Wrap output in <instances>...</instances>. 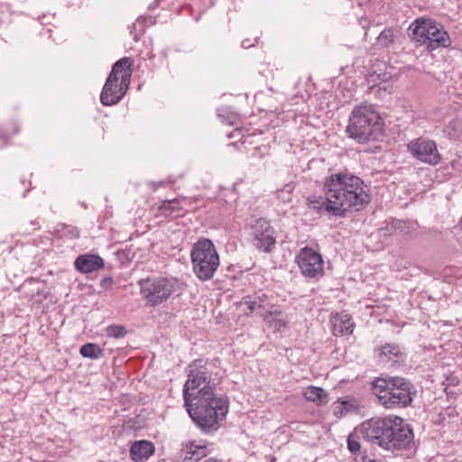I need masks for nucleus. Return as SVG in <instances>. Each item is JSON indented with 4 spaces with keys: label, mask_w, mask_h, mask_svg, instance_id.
Wrapping results in <instances>:
<instances>
[{
    "label": "nucleus",
    "mask_w": 462,
    "mask_h": 462,
    "mask_svg": "<svg viewBox=\"0 0 462 462\" xmlns=\"http://www.w3.org/2000/svg\"><path fill=\"white\" fill-rule=\"evenodd\" d=\"M219 365V359L198 358L186 367L187 380L182 390L184 407L204 433L217 431L229 409L228 397L216 393L222 378Z\"/></svg>",
    "instance_id": "obj_1"
},
{
    "label": "nucleus",
    "mask_w": 462,
    "mask_h": 462,
    "mask_svg": "<svg viewBox=\"0 0 462 462\" xmlns=\"http://www.w3.org/2000/svg\"><path fill=\"white\" fill-rule=\"evenodd\" d=\"M324 197H309L308 207L318 214L345 217L348 211H359L371 201L369 188L358 176L348 172L332 173L323 183Z\"/></svg>",
    "instance_id": "obj_2"
},
{
    "label": "nucleus",
    "mask_w": 462,
    "mask_h": 462,
    "mask_svg": "<svg viewBox=\"0 0 462 462\" xmlns=\"http://www.w3.org/2000/svg\"><path fill=\"white\" fill-rule=\"evenodd\" d=\"M358 430L372 445L393 454L410 449L413 445L412 429L399 416L372 418L363 422Z\"/></svg>",
    "instance_id": "obj_3"
},
{
    "label": "nucleus",
    "mask_w": 462,
    "mask_h": 462,
    "mask_svg": "<svg viewBox=\"0 0 462 462\" xmlns=\"http://www.w3.org/2000/svg\"><path fill=\"white\" fill-rule=\"evenodd\" d=\"M372 392L379 403L388 410L410 407L417 396L416 386L402 376L375 378L372 383Z\"/></svg>",
    "instance_id": "obj_4"
},
{
    "label": "nucleus",
    "mask_w": 462,
    "mask_h": 462,
    "mask_svg": "<svg viewBox=\"0 0 462 462\" xmlns=\"http://www.w3.org/2000/svg\"><path fill=\"white\" fill-rule=\"evenodd\" d=\"M383 122L371 105L356 106L346 126L348 136L359 143L378 139L383 135Z\"/></svg>",
    "instance_id": "obj_5"
},
{
    "label": "nucleus",
    "mask_w": 462,
    "mask_h": 462,
    "mask_svg": "<svg viewBox=\"0 0 462 462\" xmlns=\"http://www.w3.org/2000/svg\"><path fill=\"white\" fill-rule=\"evenodd\" d=\"M132 65L133 60L130 57H124L113 65L100 93L103 106H114L123 99L131 83Z\"/></svg>",
    "instance_id": "obj_6"
},
{
    "label": "nucleus",
    "mask_w": 462,
    "mask_h": 462,
    "mask_svg": "<svg viewBox=\"0 0 462 462\" xmlns=\"http://www.w3.org/2000/svg\"><path fill=\"white\" fill-rule=\"evenodd\" d=\"M190 262L195 276L201 282L211 280L219 265V254L208 238L199 239L190 250Z\"/></svg>",
    "instance_id": "obj_7"
},
{
    "label": "nucleus",
    "mask_w": 462,
    "mask_h": 462,
    "mask_svg": "<svg viewBox=\"0 0 462 462\" xmlns=\"http://www.w3.org/2000/svg\"><path fill=\"white\" fill-rule=\"evenodd\" d=\"M140 293L146 303L156 307L167 301L180 290V282L174 277H148L138 282Z\"/></svg>",
    "instance_id": "obj_8"
},
{
    "label": "nucleus",
    "mask_w": 462,
    "mask_h": 462,
    "mask_svg": "<svg viewBox=\"0 0 462 462\" xmlns=\"http://www.w3.org/2000/svg\"><path fill=\"white\" fill-rule=\"evenodd\" d=\"M407 150L414 159L425 164L436 166L441 160L436 142L427 137L411 140L407 144Z\"/></svg>",
    "instance_id": "obj_9"
},
{
    "label": "nucleus",
    "mask_w": 462,
    "mask_h": 462,
    "mask_svg": "<svg viewBox=\"0 0 462 462\" xmlns=\"http://www.w3.org/2000/svg\"><path fill=\"white\" fill-rule=\"evenodd\" d=\"M251 236L254 246L261 252L271 253L276 245L275 230L270 222L259 217L251 224Z\"/></svg>",
    "instance_id": "obj_10"
},
{
    "label": "nucleus",
    "mask_w": 462,
    "mask_h": 462,
    "mask_svg": "<svg viewBox=\"0 0 462 462\" xmlns=\"http://www.w3.org/2000/svg\"><path fill=\"white\" fill-rule=\"evenodd\" d=\"M301 273L310 279H319L324 273V262L320 254L310 247H303L296 257Z\"/></svg>",
    "instance_id": "obj_11"
},
{
    "label": "nucleus",
    "mask_w": 462,
    "mask_h": 462,
    "mask_svg": "<svg viewBox=\"0 0 462 462\" xmlns=\"http://www.w3.org/2000/svg\"><path fill=\"white\" fill-rule=\"evenodd\" d=\"M374 352L378 364L387 368L400 366L407 358L405 348L396 343H385Z\"/></svg>",
    "instance_id": "obj_12"
},
{
    "label": "nucleus",
    "mask_w": 462,
    "mask_h": 462,
    "mask_svg": "<svg viewBox=\"0 0 462 462\" xmlns=\"http://www.w3.org/2000/svg\"><path fill=\"white\" fill-rule=\"evenodd\" d=\"M19 292L22 298L37 304L42 303L49 294L46 284L34 278L25 280L19 287Z\"/></svg>",
    "instance_id": "obj_13"
},
{
    "label": "nucleus",
    "mask_w": 462,
    "mask_h": 462,
    "mask_svg": "<svg viewBox=\"0 0 462 462\" xmlns=\"http://www.w3.org/2000/svg\"><path fill=\"white\" fill-rule=\"evenodd\" d=\"M429 41L427 42V49L434 51L438 48L448 47L451 43L448 33L443 29L441 24L432 20V24L429 28Z\"/></svg>",
    "instance_id": "obj_14"
},
{
    "label": "nucleus",
    "mask_w": 462,
    "mask_h": 462,
    "mask_svg": "<svg viewBox=\"0 0 462 462\" xmlns=\"http://www.w3.org/2000/svg\"><path fill=\"white\" fill-rule=\"evenodd\" d=\"M104 265L103 258L97 254H80L74 261L75 269L84 274L98 271L102 269Z\"/></svg>",
    "instance_id": "obj_15"
},
{
    "label": "nucleus",
    "mask_w": 462,
    "mask_h": 462,
    "mask_svg": "<svg viewBox=\"0 0 462 462\" xmlns=\"http://www.w3.org/2000/svg\"><path fill=\"white\" fill-rule=\"evenodd\" d=\"M430 24H432V19L424 17L415 19L409 27L411 40L427 47V42L430 39L428 36Z\"/></svg>",
    "instance_id": "obj_16"
},
{
    "label": "nucleus",
    "mask_w": 462,
    "mask_h": 462,
    "mask_svg": "<svg viewBox=\"0 0 462 462\" xmlns=\"http://www.w3.org/2000/svg\"><path fill=\"white\" fill-rule=\"evenodd\" d=\"M154 453V446L148 440H138L130 448L131 459L134 462H143Z\"/></svg>",
    "instance_id": "obj_17"
},
{
    "label": "nucleus",
    "mask_w": 462,
    "mask_h": 462,
    "mask_svg": "<svg viewBox=\"0 0 462 462\" xmlns=\"http://www.w3.org/2000/svg\"><path fill=\"white\" fill-rule=\"evenodd\" d=\"M355 328V322L349 314H337L333 319V334L336 337L350 335Z\"/></svg>",
    "instance_id": "obj_18"
},
{
    "label": "nucleus",
    "mask_w": 462,
    "mask_h": 462,
    "mask_svg": "<svg viewBox=\"0 0 462 462\" xmlns=\"http://www.w3.org/2000/svg\"><path fill=\"white\" fill-rule=\"evenodd\" d=\"M303 396L307 401L316 402L319 405H324L328 402V394L321 387L308 386L303 392Z\"/></svg>",
    "instance_id": "obj_19"
},
{
    "label": "nucleus",
    "mask_w": 462,
    "mask_h": 462,
    "mask_svg": "<svg viewBox=\"0 0 462 462\" xmlns=\"http://www.w3.org/2000/svg\"><path fill=\"white\" fill-rule=\"evenodd\" d=\"M180 199L163 200L159 207V210L165 216L173 217L180 216L182 208L180 206Z\"/></svg>",
    "instance_id": "obj_20"
},
{
    "label": "nucleus",
    "mask_w": 462,
    "mask_h": 462,
    "mask_svg": "<svg viewBox=\"0 0 462 462\" xmlns=\"http://www.w3.org/2000/svg\"><path fill=\"white\" fill-rule=\"evenodd\" d=\"M443 133L450 140H457L462 136V119L455 118L444 127Z\"/></svg>",
    "instance_id": "obj_21"
},
{
    "label": "nucleus",
    "mask_w": 462,
    "mask_h": 462,
    "mask_svg": "<svg viewBox=\"0 0 462 462\" xmlns=\"http://www.w3.org/2000/svg\"><path fill=\"white\" fill-rule=\"evenodd\" d=\"M79 354L85 358L98 359L104 356V350L95 343H86L80 346Z\"/></svg>",
    "instance_id": "obj_22"
},
{
    "label": "nucleus",
    "mask_w": 462,
    "mask_h": 462,
    "mask_svg": "<svg viewBox=\"0 0 462 462\" xmlns=\"http://www.w3.org/2000/svg\"><path fill=\"white\" fill-rule=\"evenodd\" d=\"M355 5H357L358 6H360L361 9L364 11V14H362V15H360L358 13H356L355 14L358 18L359 23L363 27V29H366L369 25V22H368L369 16L367 14V13L371 14L373 12L372 11L373 4L370 1L361 2L360 0H356L355 2L352 3V6L354 7Z\"/></svg>",
    "instance_id": "obj_23"
},
{
    "label": "nucleus",
    "mask_w": 462,
    "mask_h": 462,
    "mask_svg": "<svg viewBox=\"0 0 462 462\" xmlns=\"http://www.w3.org/2000/svg\"><path fill=\"white\" fill-rule=\"evenodd\" d=\"M217 116L223 123L236 125L239 120V115L230 106H223L217 109Z\"/></svg>",
    "instance_id": "obj_24"
},
{
    "label": "nucleus",
    "mask_w": 462,
    "mask_h": 462,
    "mask_svg": "<svg viewBox=\"0 0 462 462\" xmlns=\"http://www.w3.org/2000/svg\"><path fill=\"white\" fill-rule=\"evenodd\" d=\"M394 41L393 30L391 28L384 29L376 38V48H388Z\"/></svg>",
    "instance_id": "obj_25"
},
{
    "label": "nucleus",
    "mask_w": 462,
    "mask_h": 462,
    "mask_svg": "<svg viewBox=\"0 0 462 462\" xmlns=\"http://www.w3.org/2000/svg\"><path fill=\"white\" fill-rule=\"evenodd\" d=\"M295 189V184L292 182L285 184L282 189H277L276 197L282 203H289L291 201L292 193Z\"/></svg>",
    "instance_id": "obj_26"
},
{
    "label": "nucleus",
    "mask_w": 462,
    "mask_h": 462,
    "mask_svg": "<svg viewBox=\"0 0 462 462\" xmlns=\"http://www.w3.org/2000/svg\"><path fill=\"white\" fill-rule=\"evenodd\" d=\"M105 333L107 337L120 339L126 336L127 330L122 325H109L106 328Z\"/></svg>",
    "instance_id": "obj_27"
},
{
    "label": "nucleus",
    "mask_w": 462,
    "mask_h": 462,
    "mask_svg": "<svg viewBox=\"0 0 462 462\" xmlns=\"http://www.w3.org/2000/svg\"><path fill=\"white\" fill-rule=\"evenodd\" d=\"M346 445H347V449L352 454H356L357 452L360 451L361 446H360V442H359V437L357 436L356 431L350 433L348 435L347 439H346Z\"/></svg>",
    "instance_id": "obj_28"
},
{
    "label": "nucleus",
    "mask_w": 462,
    "mask_h": 462,
    "mask_svg": "<svg viewBox=\"0 0 462 462\" xmlns=\"http://www.w3.org/2000/svg\"><path fill=\"white\" fill-rule=\"evenodd\" d=\"M353 405L346 401H338L334 406V414L337 417H342L351 411Z\"/></svg>",
    "instance_id": "obj_29"
},
{
    "label": "nucleus",
    "mask_w": 462,
    "mask_h": 462,
    "mask_svg": "<svg viewBox=\"0 0 462 462\" xmlns=\"http://www.w3.org/2000/svg\"><path fill=\"white\" fill-rule=\"evenodd\" d=\"M404 226L405 224L403 221L399 219H393L387 224L385 227V234L393 235L398 232H402Z\"/></svg>",
    "instance_id": "obj_30"
},
{
    "label": "nucleus",
    "mask_w": 462,
    "mask_h": 462,
    "mask_svg": "<svg viewBox=\"0 0 462 462\" xmlns=\"http://www.w3.org/2000/svg\"><path fill=\"white\" fill-rule=\"evenodd\" d=\"M287 323L288 320L285 318V315L282 311H276V317L273 328L276 331H281L283 328L286 327Z\"/></svg>",
    "instance_id": "obj_31"
},
{
    "label": "nucleus",
    "mask_w": 462,
    "mask_h": 462,
    "mask_svg": "<svg viewBox=\"0 0 462 462\" xmlns=\"http://www.w3.org/2000/svg\"><path fill=\"white\" fill-rule=\"evenodd\" d=\"M193 445L190 446L189 451H188V454H190L189 457L185 456L184 459H190V460H199L201 457L205 456V448L199 447L196 450L192 449Z\"/></svg>",
    "instance_id": "obj_32"
},
{
    "label": "nucleus",
    "mask_w": 462,
    "mask_h": 462,
    "mask_svg": "<svg viewBox=\"0 0 462 462\" xmlns=\"http://www.w3.org/2000/svg\"><path fill=\"white\" fill-rule=\"evenodd\" d=\"M156 23L155 17L152 16H146V17H139L135 23L133 24L134 28H136L137 26L141 25H146L151 26L153 25Z\"/></svg>",
    "instance_id": "obj_33"
},
{
    "label": "nucleus",
    "mask_w": 462,
    "mask_h": 462,
    "mask_svg": "<svg viewBox=\"0 0 462 462\" xmlns=\"http://www.w3.org/2000/svg\"><path fill=\"white\" fill-rule=\"evenodd\" d=\"M64 234L69 238L74 239L79 237V230L76 226H67L64 227Z\"/></svg>",
    "instance_id": "obj_34"
},
{
    "label": "nucleus",
    "mask_w": 462,
    "mask_h": 462,
    "mask_svg": "<svg viewBox=\"0 0 462 462\" xmlns=\"http://www.w3.org/2000/svg\"><path fill=\"white\" fill-rule=\"evenodd\" d=\"M172 182H173V180H170V179H169V180H160V181H153V180H151V181H149V183H148V184H149V186H151V187L153 189V190H156V189H158L159 188H161V187H165V186H167L168 184H171V183H172Z\"/></svg>",
    "instance_id": "obj_35"
},
{
    "label": "nucleus",
    "mask_w": 462,
    "mask_h": 462,
    "mask_svg": "<svg viewBox=\"0 0 462 462\" xmlns=\"http://www.w3.org/2000/svg\"><path fill=\"white\" fill-rule=\"evenodd\" d=\"M276 311H280V310H274L273 311H268L264 315V320L270 325V327H273V322H274L275 317H276Z\"/></svg>",
    "instance_id": "obj_36"
},
{
    "label": "nucleus",
    "mask_w": 462,
    "mask_h": 462,
    "mask_svg": "<svg viewBox=\"0 0 462 462\" xmlns=\"http://www.w3.org/2000/svg\"><path fill=\"white\" fill-rule=\"evenodd\" d=\"M113 282H114L113 278L107 276V277H105L102 279L100 285L103 289L108 290V289H111Z\"/></svg>",
    "instance_id": "obj_37"
},
{
    "label": "nucleus",
    "mask_w": 462,
    "mask_h": 462,
    "mask_svg": "<svg viewBox=\"0 0 462 462\" xmlns=\"http://www.w3.org/2000/svg\"><path fill=\"white\" fill-rule=\"evenodd\" d=\"M246 302L248 303V309L252 312L256 310L257 309L261 308V305L255 300H250V301H246Z\"/></svg>",
    "instance_id": "obj_38"
},
{
    "label": "nucleus",
    "mask_w": 462,
    "mask_h": 462,
    "mask_svg": "<svg viewBox=\"0 0 462 462\" xmlns=\"http://www.w3.org/2000/svg\"><path fill=\"white\" fill-rule=\"evenodd\" d=\"M19 132L18 130V127L17 126H14V133L12 134H9L8 133H6L5 131V132H0V138H3V139H8L10 138L13 134H15Z\"/></svg>",
    "instance_id": "obj_39"
},
{
    "label": "nucleus",
    "mask_w": 462,
    "mask_h": 462,
    "mask_svg": "<svg viewBox=\"0 0 462 462\" xmlns=\"http://www.w3.org/2000/svg\"><path fill=\"white\" fill-rule=\"evenodd\" d=\"M378 92L380 93V95H383V97H384L386 95H389L391 93V90L388 86H383V87H379Z\"/></svg>",
    "instance_id": "obj_40"
},
{
    "label": "nucleus",
    "mask_w": 462,
    "mask_h": 462,
    "mask_svg": "<svg viewBox=\"0 0 462 462\" xmlns=\"http://www.w3.org/2000/svg\"><path fill=\"white\" fill-rule=\"evenodd\" d=\"M253 45H254V43H252L249 39H245L242 42V47L245 49H248V48L252 47Z\"/></svg>",
    "instance_id": "obj_41"
},
{
    "label": "nucleus",
    "mask_w": 462,
    "mask_h": 462,
    "mask_svg": "<svg viewBox=\"0 0 462 462\" xmlns=\"http://www.w3.org/2000/svg\"><path fill=\"white\" fill-rule=\"evenodd\" d=\"M254 157L261 158L263 156V153L261 152V148H255L253 152Z\"/></svg>",
    "instance_id": "obj_42"
},
{
    "label": "nucleus",
    "mask_w": 462,
    "mask_h": 462,
    "mask_svg": "<svg viewBox=\"0 0 462 462\" xmlns=\"http://www.w3.org/2000/svg\"><path fill=\"white\" fill-rule=\"evenodd\" d=\"M159 1H160V0H154V2H153L152 4H151V5H150L149 8H151V9L155 8V7L158 5Z\"/></svg>",
    "instance_id": "obj_43"
},
{
    "label": "nucleus",
    "mask_w": 462,
    "mask_h": 462,
    "mask_svg": "<svg viewBox=\"0 0 462 462\" xmlns=\"http://www.w3.org/2000/svg\"><path fill=\"white\" fill-rule=\"evenodd\" d=\"M236 133L239 134V133H240V130L236 129L234 133H232L231 134H229V135H228V137H229V138L236 137Z\"/></svg>",
    "instance_id": "obj_44"
},
{
    "label": "nucleus",
    "mask_w": 462,
    "mask_h": 462,
    "mask_svg": "<svg viewBox=\"0 0 462 462\" xmlns=\"http://www.w3.org/2000/svg\"><path fill=\"white\" fill-rule=\"evenodd\" d=\"M30 189H31V182H29V187L25 189V191L23 194V198L26 197V194L29 192Z\"/></svg>",
    "instance_id": "obj_45"
},
{
    "label": "nucleus",
    "mask_w": 462,
    "mask_h": 462,
    "mask_svg": "<svg viewBox=\"0 0 462 462\" xmlns=\"http://www.w3.org/2000/svg\"><path fill=\"white\" fill-rule=\"evenodd\" d=\"M204 462H218V461L216 458L209 457V458L206 459Z\"/></svg>",
    "instance_id": "obj_46"
},
{
    "label": "nucleus",
    "mask_w": 462,
    "mask_h": 462,
    "mask_svg": "<svg viewBox=\"0 0 462 462\" xmlns=\"http://www.w3.org/2000/svg\"><path fill=\"white\" fill-rule=\"evenodd\" d=\"M44 18H46V15H43L42 17H40V18H39L42 23H44V22L42 21Z\"/></svg>",
    "instance_id": "obj_47"
},
{
    "label": "nucleus",
    "mask_w": 462,
    "mask_h": 462,
    "mask_svg": "<svg viewBox=\"0 0 462 462\" xmlns=\"http://www.w3.org/2000/svg\"><path fill=\"white\" fill-rule=\"evenodd\" d=\"M134 41H138L136 34L134 36Z\"/></svg>",
    "instance_id": "obj_48"
},
{
    "label": "nucleus",
    "mask_w": 462,
    "mask_h": 462,
    "mask_svg": "<svg viewBox=\"0 0 462 462\" xmlns=\"http://www.w3.org/2000/svg\"><path fill=\"white\" fill-rule=\"evenodd\" d=\"M32 225H36L35 221H31Z\"/></svg>",
    "instance_id": "obj_49"
}]
</instances>
